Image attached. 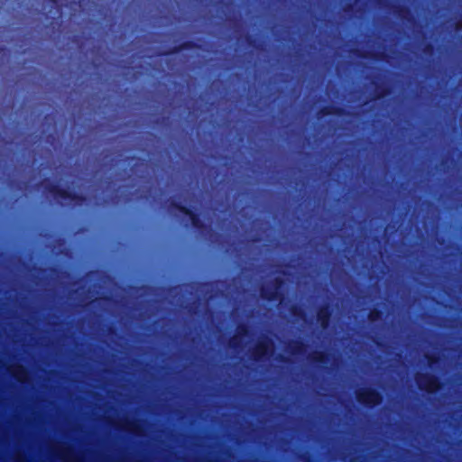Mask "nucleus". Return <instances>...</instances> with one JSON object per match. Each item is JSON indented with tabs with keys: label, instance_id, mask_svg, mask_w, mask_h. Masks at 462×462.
<instances>
[{
	"label": "nucleus",
	"instance_id": "obj_1",
	"mask_svg": "<svg viewBox=\"0 0 462 462\" xmlns=\"http://www.w3.org/2000/svg\"><path fill=\"white\" fill-rule=\"evenodd\" d=\"M44 191L51 194L57 201H69L74 206H83L88 201V197L84 194L77 193L60 187L56 183H47L44 185Z\"/></svg>",
	"mask_w": 462,
	"mask_h": 462
},
{
	"label": "nucleus",
	"instance_id": "obj_2",
	"mask_svg": "<svg viewBox=\"0 0 462 462\" xmlns=\"http://www.w3.org/2000/svg\"><path fill=\"white\" fill-rule=\"evenodd\" d=\"M356 398L361 405L369 409L380 405L383 401L382 393L373 387H364L356 390Z\"/></svg>",
	"mask_w": 462,
	"mask_h": 462
},
{
	"label": "nucleus",
	"instance_id": "obj_3",
	"mask_svg": "<svg viewBox=\"0 0 462 462\" xmlns=\"http://www.w3.org/2000/svg\"><path fill=\"white\" fill-rule=\"evenodd\" d=\"M415 381L420 390L430 394L436 393L443 386L440 377L431 373H417Z\"/></svg>",
	"mask_w": 462,
	"mask_h": 462
},
{
	"label": "nucleus",
	"instance_id": "obj_4",
	"mask_svg": "<svg viewBox=\"0 0 462 462\" xmlns=\"http://www.w3.org/2000/svg\"><path fill=\"white\" fill-rule=\"evenodd\" d=\"M284 286V280L281 277H275L272 280L271 284L268 286H262L260 288L261 297L270 302L284 299V295L281 290Z\"/></svg>",
	"mask_w": 462,
	"mask_h": 462
},
{
	"label": "nucleus",
	"instance_id": "obj_5",
	"mask_svg": "<svg viewBox=\"0 0 462 462\" xmlns=\"http://www.w3.org/2000/svg\"><path fill=\"white\" fill-rule=\"evenodd\" d=\"M170 209L177 210L184 216L188 217L190 220L191 226L198 231H203L207 228L205 223L201 220L199 213L191 209L190 208L178 202L174 199L170 201Z\"/></svg>",
	"mask_w": 462,
	"mask_h": 462
},
{
	"label": "nucleus",
	"instance_id": "obj_6",
	"mask_svg": "<svg viewBox=\"0 0 462 462\" xmlns=\"http://www.w3.org/2000/svg\"><path fill=\"white\" fill-rule=\"evenodd\" d=\"M273 346L271 338L263 337L252 349L251 357L254 361H261L266 358L270 354V348Z\"/></svg>",
	"mask_w": 462,
	"mask_h": 462
},
{
	"label": "nucleus",
	"instance_id": "obj_7",
	"mask_svg": "<svg viewBox=\"0 0 462 462\" xmlns=\"http://www.w3.org/2000/svg\"><path fill=\"white\" fill-rule=\"evenodd\" d=\"M332 317V309L329 304L321 305L317 311V320L321 328H328Z\"/></svg>",
	"mask_w": 462,
	"mask_h": 462
},
{
	"label": "nucleus",
	"instance_id": "obj_8",
	"mask_svg": "<svg viewBox=\"0 0 462 462\" xmlns=\"http://www.w3.org/2000/svg\"><path fill=\"white\" fill-rule=\"evenodd\" d=\"M199 48V46L196 42H194L192 40H187L178 45L171 47L169 51H165L162 54L163 55H172V54L180 53L182 51L196 50Z\"/></svg>",
	"mask_w": 462,
	"mask_h": 462
},
{
	"label": "nucleus",
	"instance_id": "obj_9",
	"mask_svg": "<svg viewBox=\"0 0 462 462\" xmlns=\"http://www.w3.org/2000/svg\"><path fill=\"white\" fill-rule=\"evenodd\" d=\"M249 329L247 325L242 323L236 327V333L229 339V346L236 349L240 346V339L248 336Z\"/></svg>",
	"mask_w": 462,
	"mask_h": 462
},
{
	"label": "nucleus",
	"instance_id": "obj_10",
	"mask_svg": "<svg viewBox=\"0 0 462 462\" xmlns=\"http://www.w3.org/2000/svg\"><path fill=\"white\" fill-rule=\"evenodd\" d=\"M309 360L314 366H322L328 364L330 356L325 351H315L309 356Z\"/></svg>",
	"mask_w": 462,
	"mask_h": 462
},
{
	"label": "nucleus",
	"instance_id": "obj_11",
	"mask_svg": "<svg viewBox=\"0 0 462 462\" xmlns=\"http://www.w3.org/2000/svg\"><path fill=\"white\" fill-rule=\"evenodd\" d=\"M346 115H347V111L344 107L339 106H334V105L325 106L319 111V116H344Z\"/></svg>",
	"mask_w": 462,
	"mask_h": 462
},
{
	"label": "nucleus",
	"instance_id": "obj_12",
	"mask_svg": "<svg viewBox=\"0 0 462 462\" xmlns=\"http://www.w3.org/2000/svg\"><path fill=\"white\" fill-rule=\"evenodd\" d=\"M307 346L302 340H291L288 345V352L293 356H299L305 352Z\"/></svg>",
	"mask_w": 462,
	"mask_h": 462
},
{
	"label": "nucleus",
	"instance_id": "obj_13",
	"mask_svg": "<svg viewBox=\"0 0 462 462\" xmlns=\"http://www.w3.org/2000/svg\"><path fill=\"white\" fill-rule=\"evenodd\" d=\"M391 93V88L381 83H374V99H381L385 97Z\"/></svg>",
	"mask_w": 462,
	"mask_h": 462
},
{
	"label": "nucleus",
	"instance_id": "obj_14",
	"mask_svg": "<svg viewBox=\"0 0 462 462\" xmlns=\"http://www.w3.org/2000/svg\"><path fill=\"white\" fill-rule=\"evenodd\" d=\"M393 14L402 20H408V15L411 14L408 6L397 5L393 8Z\"/></svg>",
	"mask_w": 462,
	"mask_h": 462
},
{
	"label": "nucleus",
	"instance_id": "obj_15",
	"mask_svg": "<svg viewBox=\"0 0 462 462\" xmlns=\"http://www.w3.org/2000/svg\"><path fill=\"white\" fill-rule=\"evenodd\" d=\"M383 311L380 308L374 307L372 308L367 315V318L370 322H376L383 319Z\"/></svg>",
	"mask_w": 462,
	"mask_h": 462
},
{
	"label": "nucleus",
	"instance_id": "obj_16",
	"mask_svg": "<svg viewBox=\"0 0 462 462\" xmlns=\"http://www.w3.org/2000/svg\"><path fill=\"white\" fill-rule=\"evenodd\" d=\"M425 359L427 360V364L430 368L435 367L440 363V357L436 354H426Z\"/></svg>",
	"mask_w": 462,
	"mask_h": 462
},
{
	"label": "nucleus",
	"instance_id": "obj_17",
	"mask_svg": "<svg viewBox=\"0 0 462 462\" xmlns=\"http://www.w3.org/2000/svg\"><path fill=\"white\" fill-rule=\"evenodd\" d=\"M27 375L25 368L22 365H17L14 376L19 381L23 382V378Z\"/></svg>",
	"mask_w": 462,
	"mask_h": 462
},
{
	"label": "nucleus",
	"instance_id": "obj_18",
	"mask_svg": "<svg viewBox=\"0 0 462 462\" xmlns=\"http://www.w3.org/2000/svg\"><path fill=\"white\" fill-rule=\"evenodd\" d=\"M290 311H291V315L296 318H301L305 315L303 310L300 307H299L298 305L291 306L290 309Z\"/></svg>",
	"mask_w": 462,
	"mask_h": 462
},
{
	"label": "nucleus",
	"instance_id": "obj_19",
	"mask_svg": "<svg viewBox=\"0 0 462 462\" xmlns=\"http://www.w3.org/2000/svg\"><path fill=\"white\" fill-rule=\"evenodd\" d=\"M126 425L132 430L133 432L137 433L141 429L140 425L135 421H127Z\"/></svg>",
	"mask_w": 462,
	"mask_h": 462
},
{
	"label": "nucleus",
	"instance_id": "obj_20",
	"mask_svg": "<svg viewBox=\"0 0 462 462\" xmlns=\"http://www.w3.org/2000/svg\"><path fill=\"white\" fill-rule=\"evenodd\" d=\"M435 51L434 45L432 43H427L423 48V52L426 54H432Z\"/></svg>",
	"mask_w": 462,
	"mask_h": 462
},
{
	"label": "nucleus",
	"instance_id": "obj_21",
	"mask_svg": "<svg viewBox=\"0 0 462 462\" xmlns=\"http://www.w3.org/2000/svg\"><path fill=\"white\" fill-rule=\"evenodd\" d=\"M455 29L457 31L462 29V17L455 23Z\"/></svg>",
	"mask_w": 462,
	"mask_h": 462
},
{
	"label": "nucleus",
	"instance_id": "obj_22",
	"mask_svg": "<svg viewBox=\"0 0 462 462\" xmlns=\"http://www.w3.org/2000/svg\"><path fill=\"white\" fill-rule=\"evenodd\" d=\"M247 43H248L249 46H254L255 39L254 37H252V36H249L247 38Z\"/></svg>",
	"mask_w": 462,
	"mask_h": 462
},
{
	"label": "nucleus",
	"instance_id": "obj_23",
	"mask_svg": "<svg viewBox=\"0 0 462 462\" xmlns=\"http://www.w3.org/2000/svg\"><path fill=\"white\" fill-rule=\"evenodd\" d=\"M383 53H374V60H382V59H383Z\"/></svg>",
	"mask_w": 462,
	"mask_h": 462
},
{
	"label": "nucleus",
	"instance_id": "obj_24",
	"mask_svg": "<svg viewBox=\"0 0 462 462\" xmlns=\"http://www.w3.org/2000/svg\"><path fill=\"white\" fill-rule=\"evenodd\" d=\"M353 5L351 4H348L345 6L344 10L346 12H349L352 9Z\"/></svg>",
	"mask_w": 462,
	"mask_h": 462
},
{
	"label": "nucleus",
	"instance_id": "obj_25",
	"mask_svg": "<svg viewBox=\"0 0 462 462\" xmlns=\"http://www.w3.org/2000/svg\"><path fill=\"white\" fill-rule=\"evenodd\" d=\"M7 51V49L5 46L0 45V53H5Z\"/></svg>",
	"mask_w": 462,
	"mask_h": 462
},
{
	"label": "nucleus",
	"instance_id": "obj_26",
	"mask_svg": "<svg viewBox=\"0 0 462 462\" xmlns=\"http://www.w3.org/2000/svg\"><path fill=\"white\" fill-rule=\"evenodd\" d=\"M280 360L282 361V362H286L287 361V358H285L284 356H280Z\"/></svg>",
	"mask_w": 462,
	"mask_h": 462
},
{
	"label": "nucleus",
	"instance_id": "obj_27",
	"mask_svg": "<svg viewBox=\"0 0 462 462\" xmlns=\"http://www.w3.org/2000/svg\"><path fill=\"white\" fill-rule=\"evenodd\" d=\"M47 1L51 3V4H56L57 3V0H47Z\"/></svg>",
	"mask_w": 462,
	"mask_h": 462
}]
</instances>
